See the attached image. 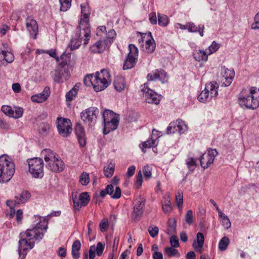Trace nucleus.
Returning <instances> with one entry per match:
<instances>
[{
  "label": "nucleus",
  "instance_id": "17",
  "mask_svg": "<svg viewBox=\"0 0 259 259\" xmlns=\"http://www.w3.org/2000/svg\"><path fill=\"white\" fill-rule=\"evenodd\" d=\"M167 74L165 71L162 69L159 70L156 69L154 72L149 73L147 75V79L148 81L155 80L159 79L161 81L162 83L167 81Z\"/></svg>",
  "mask_w": 259,
  "mask_h": 259
},
{
  "label": "nucleus",
  "instance_id": "48",
  "mask_svg": "<svg viewBox=\"0 0 259 259\" xmlns=\"http://www.w3.org/2000/svg\"><path fill=\"white\" fill-rule=\"evenodd\" d=\"M177 205L179 209H182L183 203V195L182 193L178 192L176 196Z\"/></svg>",
  "mask_w": 259,
  "mask_h": 259
},
{
  "label": "nucleus",
  "instance_id": "22",
  "mask_svg": "<svg viewBox=\"0 0 259 259\" xmlns=\"http://www.w3.org/2000/svg\"><path fill=\"white\" fill-rule=\"evenodd\" d=\"M49 169L54 172H60L64 169V163L62 160L56 157L48 163Z\"/></svg>",
  "mask_w": 259,
  "mask_h": 259
},
{
  "label": "nucleus",
  "instance_id": "14",
  "mask_svg": "<svg viewBox=\"0 0 259 259\" xmlns=\"http://www.w3.org/2000/svg\"><path fill=\"white\" fill-rule=\"evenodd\" d=\"M215 149L208 150L202 154L200 158V165L204 169L208 168L213 162L215 156L218 154Z\"/></svg>",
  "mask_w": 259,
  "mask_h": 259
},
{
  "label": "nucleus",
  "instance_id": "18",
  "mask_svg": "<svg viewBox=\"0 0 259 259\" xmlns=\"http://www.w3.org/2000/svg\"><path fill=\"white\" fill-rule=\"evenodd\" d=\"M26 26L30 35L33 39L36 38L38 33V24L35 20L31 17H27L26 19Z\"/></svg>",
  "mask_w": 259,
  "mask_h": 259
},
{
  "label": "nucleus",
  "instance_id": "7",
  "mask_svg": "<svg viewBox=\"0 0 259 259\" xmlns=\"http://www.w3.org/2000/svg\"><path fill=\"white\" fill-rule=\"evenodd\" d=\"M29 171L33 177L41 178L44 176V162L41 158H34L28 159Z\"/></svg>",
  "mask_w": 259,
  "mask_h": 259
},
{
  "label": "nucleus",
  "instance_id": "40",
  "mask_svg": "<svg viewBox=\"0 0 259 259\" xmlns=\"http://www.w3.org/2000/svg\"><path fill=\"white\" fill-rule=\"evenodd\" d=\"M229 243V239L227 237H224L220 241L219 243V248L220 250L224 251L227 249V247Z\"/></svg>",
  "mask_w": 259,
  "mask_h": 259
},
{
  "label": "nucleus",
  "instance_id": "34",
  "mask_svg": "<svg viewBox=\"0 0 259 259\" xmlns=\"http://www.w3.org/2000/svg\"><path fill=\"white\" fill-rule=\"evenodd\" d=\"M41 154L44 156L45 161L48 162L56 157L53 151L50 149H44L41 151Z\"/></svg>",
  "mask_w": 259,
  "mask_h": 259
},
{
  "label": "nucleus",
  "instance_id": "13",
  "mask_svg": "<svg viewBox=\"0 0 259 259\" xmlns=\"http://www.w3.org/2000/svg\"><path fill=\"white\" fill-rule=\"evenodd\" d=\"M187 129V125L184 121L178 119L175 121L171 122L167 127V134L179 132L180 134L184 133Z\"/></svg>",
  "mask_w": 259,
  "mask_h": 259
},
{
  "label": "nucleus",
  "instance_id": "61",
  "mask_svg": "<svg viewBox=\"0 0 259 259\" xmlns=\"http://www.w3.org/2000/svg\"><path fill=\"white\" fill-rule=\"evenodd\" d=\"M107 32L106 27L105 26H99L97 30V35L101 37L105 36L106 32Z\"/></svg>",
  "mask_w": 259,
  "mask_h": 259
},
{
  "label": "nucleus",
  "instance_id": "3",
  "mask_svg": "<svg viewBox=\"0 0 259 259\" xmlns=\"http://www.w3.org/2000/svg\"><path fill=\"white\" fill-rule=\"evenodd\" d=\"M15 171V164L7 155L0 157V182H9Z\"/></svg>",
  "mask_w": 259,
  "mask_h": 259
},
{
  "label": "nucleus",
  "instance_id": "49",
  "mask_svg": "<svg viewBox=\"0 0 259 259\" xmlns=\"http://www.w3.org/2000/svg\"><path fill=\"white\" fill-rule=\"evenodd\" d=\"M186 164L190 170L193 171L196 166V160L193 158H189L186 160Z\"/></svg>",
  "mask_w": 259,
  "mask_h": 259
},
{
  "label": "nucleus",
  "instance_id": "10",
  "mask_svg": "<svg viewBox=\"0 0 259 259\" xmlns=\"http://www.w3.org/2000/svg\"><path fill=\"white\" fill-rule=\"evenodd\" d=\"M51 75L55 82L60 83L66 81L69 78L70 72L68 69L61 68L52 71Z\"/></svg>",
  "mask_w": 259,
  "mask_h": 259
},
{
  "label": "nucleus",
  "instance_id": "32",
  "mask_svg": "<svg viewBox=\"0 0 259 259\" xmlns=\"http://www.w3.org/2000/svg\"><path fill=\"white\" fill-rule=\"evenodd\" d=\"M208 52L203 50H199L198 52L193 53V57L195 60L198 62L201 61H206L208 59Z\"/></svg>",
  "mask_w": 259,
  "mask_h": 259
},
{
  "label": "nucleus",
  "instance_id": "53",
  "mask_svg": "<svg viewBox=\"0 0 259 259\" xmlns=\"http://www.w3.org/2000/svg\"><path fill=\"white\" fill-rule=\"evenodd\" d=\"M144 176L146 179H149L151 177V167L149 165H145L143 169Z\"/></svg>",
  "mask_w": 259,
  "mask_h": 259
},
{
  "label": "nucleus",
  "instance_id": "42",
  "mask_svg": "<svg viewBox=\"0 0 259 259\" xmlns=\"http://www.w3.org/2000/svg\"><path fill=\"white\" fill-rule=\"evenodd\" d=\"M116 33L114 29H110L107 33L105 34V38H103L104 40H108L110 41V45L113 41V39L115 37Z\"/></svg>",
  "mask_w": 259,
  "mask_h": 259
},
{
  "label": "nucleus",
  "instance_id": "47",
  "mask_svg": "<svg viewBox=\"0 0 259 259\" xmlns=\"http://www.w3.org/2000/svg\"><path fill=\"white\" fill-rule=\"evenodd\" d=\"M104 248L105 244L101 242H98L96 246L94 245L95 251L96 252L97 255L99 256L102 254Z\"/></svg>",
  "mask_w": 259,
  "mask_h": 259
},
{
  "label": "nucleus",
  "instance_id": "58",
  "mask_svg": "<svg viewBox=\"0 0 259 259\" xmlns=\"http://www.w3.org/2000/svg\"><path fill=\"white\" fill-rule=\"evenodd\" d=\"M204 242V236L201 232H198L196 235V244L203 245Z\"/></svg>",
  "mask_w": 259,
  "mask_h": 259
},
{
  "label": "nucleus",
  "instance_id": "55",
  "mask_svg": "<svg viewBox=\"0 0 259 259\" xmlns=\"http://www.w3.org/2000/svg\"><path fill=\"white\" fill-rule=\"evenodd\" d=\"M2 112L9 117L12 116L13 109L9 106L4 105L2 107L1 109Z\"/></svg>",
  "mask_w": 259,
  "mask_h": 259
},
{
  "label": "nucleus",
  "instance_id": "36",
  "mask_svg": "<svg viewBox=\"0 0 259 259\" xmlns=\"http://www.w3.org/2000/svg\"><path fill=\"white\" fill-rule=\"evenodd\" d=\"M168 229L166 233L169 235H172L176 233V221L174 219H170L168 220Z\"/></svg>",
  "mask_w": 259,
  "mask_h": 259
},
{
  "label": "nucleus",
  "instance_id": "59",
  "mask_svg": "<svg viewBox=\"0 0 259 259\" xmlns=\"http://www.w3.org/2000/svg\"><path fill=\"white\" fill-rule=\"evenodd\" d=\"M108 226V221L107 219L103 220L99 224L100 229L102 232H105L107 230Z\"/></svg>",
  "mask_w": 259,
  "mask_h": 259
},
{
  "label": "nucleus",
  "instance_id": "23",
  "mask_svg": "<svg viewBox=\"0 0 259 259\" xmlns=\"http://www.w3.org/2000/svg\"><path fill=\"white\" fill-rule=\"evenodd\" d=\"M221 73L223 75V77L225 79V81H223V84L225 87L229 86L232 83L233 79L234 77L235 73L234 70L229 69L224 67L222 70Z\"/></svg>",
  "mask_w": 259,
  "mask_h": 259
},
{
  "label": "nucleus",
  "instance_id": "33",
  "mask_svg": "<svg viewBox=\"0 0 259 259\" xmlns=\"http://www.w3.org/2000/svg\"><path fill=\"white\" fill-rule=\"evenodd\" d=\"M14 60L13 54L10 52L2 51L0 54V60H5L7 63H12Z\"/></svg>",
  "mask_w": 259,
  "mask_h": 259
},
{
  "label": "nucleus",
  "instance_id": "30",
  "mask_svg": "<svg viewBox=\"0 0 259 259\" xmlns=\"http://www.w3.org/2000/svg\"><path fill=\"white\" fill-rule=\"evenodd\" d=\"M80 85V83H76L71 90L66 93V99L67 101H71L76 96Z\"/></svg>",
  "mask_w": 259,
  "mask_h": 259
},
{
  "label": "nucleus",
  "instance_id": "2",
  "mask_svg": "<svg viewBox=\"0 0 259 259\" xmlns=\"http://www.w3.org/2000/svg\"><path fill=\"white\" fill-rule=\"evenodd\" d=\"M248 92L246 95L241 93L238 99V103L242 107L256 109L259 106V89L252 87Z\"/></svg>",
  "mask_w": 259,
  "mask_h": 259
},
{
  "label": "nucleus",
  "instance_id": "20",
  "mask_svg": "<svg viewBox=\"0 0 259 259\" xmlns=\"http://www.w3.org/2000/svg\"><path fill=\"white\" fill-rule=\"evenodd\" d=\"M110 46V41L100 38L97 42L92 46L90 50L93 53H101Z\"/></svg>",
  "mask_w": 259,
  "mask_h": 259
},
{
  "label": "nucleus",
  "instance_id": "37",
  "mask_svg": "<svg viewBox=\"0 0 259 259\" xmlns=\"http://www.w3.org/2000/svg\"><path fill=\"white\" fill-rule=\"evenodd\" d=\"M78 199L81 203V205L85 206L90 202V197L88 192H83L79 195Z\"/></svg>",
  "mask_w": 259,
  "mask_h": 259
},
{
  "label": "nucleus",
  "instance_id": "35",
  "mask_svg": "<svg viewBox=\"0 0 259 259\" xmlns=\"http://www.w3.org/2000/svg\"><path fill=\"white\" fill-rule=\"evenodd\" d=\"M70 53H68L66 54L64 53L60 56L61 62L59 63V65L61 68H65V66L70 65Z\"/></svg>",
  "mask_w": 259,
  "mask_h": 259
},
{
  "label": "nucleus",
  "instance_id": "50",
  "mask_svg": "<svg viewBox=\"0 0 259 259\" xmlns=\"http://www.w3.org/2000/svg\"><path fill=\"white\" fill-rule=\"evenodd\" d=\"M220 47V45L213 41L212 44L208 47V54L210 55L217 52Z\"/></svg>",
  "mask_w": 259,
  "mask_h": 259
},
{
  "label": "nucleus",
  "instance_id": "62",
  "mask_svg": "<svg viewBox=\"0 0 259 259\" xmlns=\"http://www.w3.org/2000/svg\"><path fill=\"white\" fill-rule=\"evenodd\" d=\"M149 19L150 23L153 25L157 24V17L155 12H151L149 14Z\"/></svg>",
  "mask_w": 259,
  "mask_h": 259
},
{
  "label": "nucleus",
  "instance_id": "56",
  "mask_svg": "<svg viewBox=\"0 0 259 259\" xmlns=\"http://www.w3.org/2000/svg\"><path fill=\"white\" fill-rule=\"evenodd\" d=\"M187 29L190 32H196L198 29L199 28V26H196L194 23L193 22H188L186 24Z\"/></svg>",
  "mask_w": 259,
  "mask_h": 259
},
{
  "label": "nucleus",
  "instance_id": "52",
  "mask_svg": "<svg viewBox=\"0 0 259 259\" xmlns=\"http://www.w3.org/2000/svg\"><path fill=\"white\" fill-rule=\"evenodd\" d=\"M23 113V110L20 107H16L15 111L13 110L12 116L14 118H19L21 117Z\"/></svg>",
  "mask_w": 259,
  "mask_h": 259
},
{
  "label": "nucleus",
  "instance_id": "38",
  "mask_svg": "<svg viewBox=\"0 0 259 259\" xmlns=\"http://www.w3.org/2000/svg\"><path fill=\"white\" fill-rule=\"evenodd\" d=\"M158 24L162 27H165L167 25L169 20L167 16L165 15L158 14Z\"/></svg>",
  "mask_w": 259,
  "mask_h": 259
},
{
  "label": "nucleus",
  "instance_id": "54",
  "mask_svg": "<svg viewBox=\"0 0 259 259\" xmlns=\"http://www.w3.org/2000/svg\"><path fill=\"white\" fill-rule=\"evenodd\" d=\"M114 171V167L112 166L108 165L106 168L104 167V175L107 178L111 177L113 175Z\"/></svg>",
  "mask_w": 259,
  "mask_h": 259
},
{
  "label": "nucleus",
  "instance_id": "24",
  "mask_svg": "<svg viewBox=\"0 0 259 259\" xmlns=\"http://www.w3.org/2000/svg\"><path fill=\"white\" fill-rule=\"evenodd\" d=\"M119 121V119H118L111 122L104 123L103 134L107 135L111 131L115 130L118 126Z\"/></svg>",
  "mask_w": 259,
  "mask_h": 259
},
{
  "label": "nucleus",
  "instance_id": "39",
  "mask_svg": "<svg viewBox=\"0 0 259 259\" xmlns=\"http://www.w3.org/2000/svg\"><path fill=\"white\" fill-rule=\"evenodd\" d=\"M157 143L155 140H153L152 139L147 140L146 142H144L142 144V150L144 153L146 152V150L145 149L149 148L152 147L156 146Z\"/></svg>",
  "mask_w": 259,
  "mask_h": 259
},
{
  "label": "nucleus",
  "instance_id": "16",
  "mask_svg": "<svg viewBox=\"0 0 259 259\" xmlns=\"http://www.w3.org/2000/svg\"><path fill=\"white\" fill-rule=\"evenodd\" d=\"M83 37H84V42L85 37L84 36L83 31L82 29H80L79 26L76 29L75 38L72 39L69 44L68 46L70 47V50L73 51L78 49L81 45L82 39Z\"/></svg>",
  "mask_w": 259,
  "mask_h": 259
},
{
  "label": "nucleus",
  "instance_id": "26",
  "mask_svg": "<svg viewBox=\"0 0 259 259\" xmlns=\"http://www.w3.org/2000/svg\"><path fill=\"white\" fill-rule=\"evenodd\" d=\"M103 118L104 120V123L111 122L115 119H119L118 115L110 110H105L103 112Z\"/></svg>",
  "mask_w": 259,
  "mask_h": 259
},
{
  "label": "nucleus",
  "instance_id": "27",
  "mask_svg": "<svg viewBox=\"0 0 259 259\" xmlns=\"http://www.w3.org/2000/svg\"><path fill=\"white\" fill-rule=\"evenodd\" d=\"M125 78L122 76H117L114 81L115 89L118 92H121L125 88Z\"/></svg>",
  "mask_w": 259,
  "mask_h": 259
},
{
  "label": "nucleus",
  "instance_id": "64",
  "mask_svg": "<svg viewBox=\"0 0 259 259\" xmlns=\"http://www.w3.org/2000/svg\"><path fill=\"white\" fill-rule=\"evenodd\" d=\"M121 189L119 187H116L114 192H113L111 197L113 199H118L121 196Z\"/></svg>",
  "mask_w": 259,
  "mask_h": 259
},
{
  "label": "nucleus",
  "instance_id": "43",
  "mask_svg": "<svg viewBox=\"0 0 259 259\" xmlns=\"http://www.w3.org/2000/svg\"><path fill=\"white\" fill-rule=\"evenodd\" d=\"M72 201L73 203V209L75 212L76 213L83 206L81 205L76 195L72 197Z\"/></svg>",
  "mask_w": 259,
  "mask_h": 259
},
{
  "label": "nucleus",
  "instance_id": "45",
  "mask_svg": "<svg viewBox=\"0 0 259 259\" xmlns=\"http://www.w3.org/2000/svg\"><path fill=\"white\" fill-rule=\"evenodd\" d=\"M165 253L169 257L175 256L177 255H179L178 250L173 247H167L164 249Z\"/></svg>",
  "mask_w": 259,
  "mask_h": 259
},
{
  "label": "nucleus",
  "instance_id": "60",
  "mask_svg": "<svg viewBox=\"0 0 259 259\" xmlns=\"http://www.w3.org/2000/svg\"><path fill=\"white\" fill-rule=\"evenodd\" d=\"M170 243L173 247H178L179 246V240L175 235H172L170 238Z\"/></svg>",
  "mask_w": 259,
  "mask_h": 259
},
{
  "label": "nucleus",
  "instance_id": "29",
  "mask_svg": "<svg viewBox=\"0 0 259 259\" xmlns=\"http://www.w3.org/2000/svg\"><path fill=\"white\" fill-rule=\"evenodd\" d=\"M81 248V243L79 240H75L72 244L71 249V254L74 259H77L80 257L79 252Z\"/></svg>",
  "mask_w": 259,
  "mask_h": 259
},
{
  "label": "nucleus",
  "instance_id": "11",
  "mask_svg": "<svg viewBox=\"0 0 259 259\" xmlns=\"http://www.w3.org/2000/svg\"><path fill=\"white\" fill-rule=\"evenodd\" d=\"M145 204V199L143 198H140L135 201L133 211L131 213L132 221L136 222L140 220L143 213Z\"/></svg>",
  "mask_w": 259,
  "mask_h": 259
},
{
  "label": "nucleus",
  "instance_id": "6",
  "mask_svg": "<svg viewBox=\"0 0 259 259\" xmlns=\"http://www.w3.org/2000/svg\"><path fill=\"white\" fill-rule=\"evenodd\" d=\"M219 86L215 82H210L206 84L205 88L198 96V100L202 103H206L211 100L213 97L218 95Z\"/></svg>",
  "mask_w": 259,
  "mask_h": 259
},
{
  "label": "nucleus",
  "instance_id": "21",
  "mask_svg": "<svg viewBox=\"0 0 259 259\" xmlns=\"http://www.w3.org/2000/svg\"><path fill=\"white\" fill-rule=\"evenodd\" d=\"M75 133L76 135L78 143L81 147H84L86 145L85 138V132L81 124L77 123L74 127Z\"/></svg>",
  "mask_w": 259,
  "mask_h": 259
},
{
  "label": "nucleus",
  "instance_id": "9",
  "mask_svg": "<svg viewBox=\"0 0 259 259\" xmlns=\"http://www.w3.org/2000/svg\"><path fill=\"white\" fill-rule=\"evenodd\" d=\"M57 124L58 133L62 137H67L71 133L72 124L69 119L58 117Z\"/></svg>",
  "mask_w": 259,
  "mask_h": 259
},
{
  "label": "nucleus",
  "instance_id": "31",
  "mask_svg": "<svg viewBox=\"0 0 259 259\" xmlns=\"http://www.w3.org/2000/svg\"><path fill=\"white\" fill-rule=\"evenodd\" d=\"M164 200L162 201V207L163 211L165 213L169 212L172 209L170 197L168 194L165 195Z\"/></svg>",
  "mask_w": 259,
  "mask_h": 259
},
{
  "label": "nucleus",
  "instance_id": "51",
  "mask_svg": "<svg viewBox=\"0 0 259 259\" xmlns=\"http://www.w3.org/2000/svg\"><path fill=\"white\" fill-rule=\"evenodd\" d=\"M185 221L186 223L189 225H191L193 223V215L192 210H189L187 211L185 215Z\"/></svg>",
  "mask_w": 259,
  "mask_h": 259
},
{
  "label": "nucleus",
  "instance_id": "28",
  "mask_svg": "<svg viewBox=\"0 0 259 259\" xmlns=\"http://www.w3.org/2000/svg\"><path fill=\"white\" fill-rule=\"evenodd\" d=\"M148 36L150 38L146 40L144 50L148 53H152L155 49V44L151 32H149Z\"/></svg>",
  "mask_w": 259,
  "mask_h": 259
},
{
  "label": "nucleus",
  "instance_id": "1",
  "mask_svg": "<svg viewBox=\"0 0 259 259\" xmlns=\"http://www.w3.org/2000/svg\"><path fill=\"white\" fill-rule=\"evenodd\" d=\"M39 220L32 229H28L25 232L20 234V240L19 241V253L21 259H24L27 250L31 249L34 246L35 240H40L47 232L48 229V219L44 218L41 220L40 216H35Z\"/></svg>",
  "mask_w": 259,
  "mask_h": 259
},
{
  "label": "nucleus",
  "instance_id": "25",
  "mask_svg": "<svg viewBox=\"0 0 259 259\" xmlns=\"http://www.w3.org/2000/svg\"><path fill=\"white\" fill-rule=\"evenodd\" d=\"M31 196V194L28 191H23L15 197V203L17 204L24 203L28 200Z\"/></svg>",
  "mask_w": 259,
  "mask_h": 259
},
{
  "label": "nucleus",
  "instance_id": "41",
  "mask_svg": "<svg viewBox=\"0 0 259 259\" xmlns=\"http://www.w3.org/2000/svg\"><path fill=\"white\" fill-rule=\"evenodd\" d=\"M72 0H59L60 4V11L65 12L71 6V2Z\"/></svg>",
  "mask_w": 259,
  "mask_h": 259
},
{
  "label": "nucleus",
  "instance_id": "5",
  "mask_svg": "<svg viewBox=\"0 0 259 259\" xmlns=\"http://www.w3.org/2000/svg\"><path fill=\"white\" fill-rule=\"evenodd\" d=\"M82 18H81L79 23V28L83 31L84 36L85 37L83 44L86 45L90 38V26L89 24L88 18L90 15V9L89 4L87 3L82 4L80 5Z\"/></svg>",
  "mask_w": 259,
  "mask_h": 259
},
{
  "label": "nucleus",
  "instance_id": "46",
  "mask_svg": "<svg viewBox=\"0 0 259 259\" xmlns=\"http://www.w3.org/2000/svg\"><path fill=\"white\" fill-rule=\"evenodd\" d=\"M94 77L95 75L93 74L86 75L84 77L83 80L84 83L85 84V85L88 87L93 86V87L94 88L93 81L94 80Z\"/></svg>",
  "mask_w": 259,
  "mask_h": 259
},
{
  "label": "nucleus",
  "instance_id": "63",
  "mask_svg": "<svg viewBox=\"0 0 259 259\" xmlns=\"http://www.w3.org/2000/svg\"><path fill=\"white\" fill-rule=\"evenodd\" d=\"M254 22L251 25L253 29H259V12L254 17Z\"/></svg>",
  "mask_w": 259,
  "mask_h": 259
},
{
  "label": "nucleus",
  "instance_id": "19",
  "mask_svg": "<svg viewBox=\"0 0 259 259\" xmlns=\"http://www.w3.org/2000/svg\"><path fill=\"white\" fill-rule=\"evenodd\" d=\"M50 88L47 86L45 87L43 91L39 94H35L31 96V101L35 103H42L47 100L50 95Z\"/></svg>",
  "mask_w": 259,
  "mask_h": 259
},
{
  "label": "nucleus",
  "instance_id": "12",
  "mask_svg": "<svg viewBox=\"0 0 259 259\" xmlns=\"http://www.w3.org/2000/svg\"><path fill=\"white\" fill-rule=\"evenodd\" d=\"M142 92H143V97L146 102L156 105L159 103L161 98V96L153 90L144 85V88L142 89Z\"/></svg>",
  "mask_w": 259,
  "mask_h": 259
},
{
  "label": "nucleus",
  "instance_id": "4",
  "mask_svg": "<svg viewBox=\"0 0 259 259\" xmlns=\"http://www.w3.org/2000/svg\"><path fill=\"white\" fill-rule=\"evenodd\" d=\"M110 72L105 69L100 72H96L94 78V89L97 92H100L107 88L111 83Z\"/></svg>",
  "mask_w": 259,
  "mask_h": 259
},
{
  "label": "nucleus",
  "instance_id": "8",
  "mask_svg": "<svg viewBox=\"0 0 259 259\" xmlns=\"http://www.w3.org/2000/svg\"><path fill=\"white\" fill-rule=\"evenodd\" d=\"M129 53L126 56L123 66L124 70L133 68L136 64L138 57V49L133 44L128 45Z\"/></svg>",
  "mask_w": 259,
  "mask_h": 259
},
{
  "label": "nucleus",
  "instance_id": "57",
  "mask_svg": "<svg viewBox=\"0 0 259 259\" xmlns=\"http://www.w3.org/2000/svg\"><path fill=\"white\" fill-rule=\"evenodd\" d=\"M159 231L158 228L156 226H150L148 228V232L151 237L154 238L158 235Z\"/></svg>",
  "mask_w": 259,
  "mask_h": 259
},
{
  "label": "nucleus",
  "instance_id": "15",
  "mask_svg": "<svg viewBox=\"0 0 259 259\" xmlns=\"http://www.w3.org/2000/svg\"><path fill=\"white\" fill-rule=\"evenodd\" d=\"M99 112L97 108L91 107L81 113V118L84 122L90 123L96 121Z\"/></svg>",
  "mask_w": 259,
  "mask_h": 259
},
{
  "label": "nucleus",
  "instance_id": "44",
  "mask_svg": "<svg viewBox=\"0 0 259 259\" xmlns=\"http://www.w3.org/2000/svg\"><path fill=\"white\" fill-rule=\"evenodd\" d=\"M90 182L89 174L86 172H83L80 176L79 182L83 186H87Z\"/></svg>",
  "mask_w": 259,
  "mask_h": 259
}]
</instances>
